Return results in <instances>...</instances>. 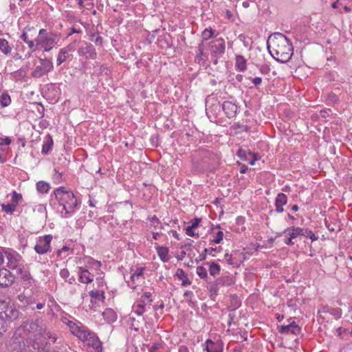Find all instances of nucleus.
Segmentation results:
<instances>
[{
	"instance_id": "obj_1",
	"label": "nucleus",
	"mask_w": 352,
	"mask_h": 352,
	"mask_svg": "<svg viewBox=\"0 0 352 352\" xmlns=\"http://www.w3.org/2000/svg\"><path fill=\"white\" fill-rule=\"evenodd\" d=\"M56 339V335L47 331L45 325L32 322L16 329L9 346L12 352H47V345Z\"/></svg>"
},
{
	"instance_id": "obj_2",
	"label": "nucleus",
	"mask_w": 352,
	"mask_h": 352,
	"mask_svg": "<svg viewBox=\"0 0 352 352\" xmlns=\"http://www.w3.org/2000/svg\"><path fill=\"white\" fill-rule=\"evenodd\" d=\"M267 45L272 56L280 63L288 62L293 55L292 43L281 33L276 32L269 36Z\"/></svg>"
},
{
	"instance_id": "obj_3",
	"label": "nucleus",
	"mask_w": 352,
	"mask_h": 352,
	"mask_svg": "<svg viewBox=\"0 0 352 352\" xmlns=\"http://www.w3.org/2000/svg\"><path fill=\"white\" fill-rule=\"evenodd\" d=\"M54 195L59 206L62 207L60 211L61 217L67 218L72 215L77 206V199L74 193L62 186L54 190Z\"/></svg>"
},
{
	"instance_id": "obj_4",
	"label": "nucleus",
	"mask_w": 352,
	"mask_h": 352,
	"mask_svg": "<svg viewBox=\"0 0 352 352\" xmlns=\"http://www.w3.org/2000/svg\"><path fill=\"white\" fill-rule=\"evenodd\" d=\"M61 320L68 327L70 333L80 340L84 338L89 330L88 327L76 319L73 318L72 320H70L64 317Z\"/></svg>"
},
{
	"instance_id": "obj_5",
	"label": "nucleus",
	"mask_w": 352,
	"mask_h": 352,
	"mask_svg": "<svg viewBox=\"0 0 352 352\" xmlns=\"http://www.w3.org/2000/svg\"><path fill=\"white\" fill-rule=\"evenodd\" d=\"M5 256L7 259V267L12 270H17L23 266L22 256L15 250L10 248H3Z\"/></svg>"
},
{
	"instance_id": "obj_6",
	"label": "nucleus",
	"mask_w": 352,
	"mask_h": 352,
	"mask_svg": "<svg viewBox=\"0 0 352 352\" xmlns=\"http://www.w3.org/2000/svg\"><path fill=\"white\" fill-rule=\"evenodd\" d=\"M16 316V311L14 310L8 303L0 300V336L6 331V318H11Z\"/></svg>"
},
{
	"instance_id": "obj_7",
	"label": "nucleus",
	"mask_w": 352,
	"mask_h": 352,
	"mask_svg": "<svg viewBox=\"0 0 352 352\" xmlns=\"http://www.w3.org/2000/svg\"><path fill=\"white\" fill-rule=\"evenodd\" d=\"M58 41L59 35L54 32H49L48 34L43 38H37L39 49H42L45 52H49L55 47Z\"/></svg>"
},
{
	"instance_id": "obj_8",
	"label": "nucleus",
	"mask_w": 352,
	"mask_h": 352,
	"mask_svg": "<svg viewBox=\"0 0 352 352\" xmlns=\"http://www.w3.org/2000/svg\"><path fill=\"white\" fill-rule=\"evenodd\" d=\"M82 341L86 346L91 348L94 352H102V344L96 333L90 329L82 338Z\"/></svg>"
},
{
	"instance_id": "obj_9",
	"label": "nucleus",
	"mask_w": 352,
	"mask_h": 352,
	"mask_svg": "<svg viewBox=\"0 0 352 352\" xmlns=\"http://www.w3.org/2000/svg\"><path fill=\"white\" fill-rule=\"evenodd\" d=\"M52 240V236L51 234L38 237L34 248L36 252L39 254H44L51 252L50 243Z\"/></svg>"
},
{
	"instance_id": "obj_10",
	"label": "nucleus",
	"mask_w": 352,
	"mask_h": 352,
	"mask_svg": "<svg viewBox=\"0 0 352 352\" xmlns=\"http://www.w3.org/2000/svg\"><path fill=\"white\" fill-rule=\"evenodd\" d=\"M52 69L53 63L50 60L47 58L41 59V64L36 67L32 73V76L34 78H39L47 74Z\"/></svg>"
},
{
	"instance_id": "obj_11",
	"label": "nucleus",
	"mask_w": 352,
	"mask_h": 352,
	"mask_svg": "<svg viewBox=\"0 0 352 352\" xmlns=\"http://www.w3.org/2000/svg\"><path fill=\"white\" fill-rule=\"evenodd\" d=\"M302 228L298 227L292 226L285 229L283 234H284L285 239L284 242L288 245H294L293 239H296L298 236H301Z\"/></svg>"
},
{
	"instance_id": "obj_12",
	"label": "nucleus",
	"mask_w": 352,
	"mask_h": 352,
	"mask_svg": "<svg viewBox=\"0 0 352 352\" xmlns=\"http://www.w3.org/2000/svg\"><path fill=\"white\" fill-rule=\"evenodd\" d=\"M143 271V267L138 268L137 270L131 274L129 280H126L129 286L134 289L139 283L144 280Z\"/></svg>"
},
{
	"instance_id": "obj_13",
	"label": "nucleus",
	"mask_w": 352,
	"mask_h": 352,
	"mask_svg": "<svg viewBox=\"0 0 352 352\" xmlns=\"http://www.w3.org/2000/svg\"><path fill=\"white\" fill-rule=\"evenodd\" d=\"M14 280V276L8 269L4 267L0 269V286H10L12 285Z\"/></svg>"
},
{
	"instance_id": "obj_14",
	"label": "nucleus",
	"mask_w": 352,
	"mask_h": 352,
	"mask_svg": "<svg viewBox=\"0 0 352 352\" xmlns=\"http://www.w3.org/2000/svg\"><path fill=\"white\" fill-rule=\"evenodd\" d=\"M210 47L212 54L215 57L221 56L225 52L226 46L224 40L223 38L217 39Z\"/></svg>"
},
{
	"instance_id": "obj_15",
	"label": "nucleus",
	"mask_w": 352,
	"mask_h": 352,
	"mask_svg": "<svg viewBox=\"0 0 352 352\" xmlns=\"http://www.w3.org/2000/svg\"><path fill=\"white\" fill-rule=\"evenodd\" d=\"M80 56H85L86 58H94L96 53L94 49L91 44L84 43L78 50Z\"/></svg>"
},
{
	"instance_id": "obj_16",
	"label": "nucleus",
	"mask_w": 352,
	"mask_h": 352,
	"mask_svg": "<svg viewBox=\"0 0 352 352\" xmlns=\"http://www.w3.org/2000/svg\"><path fill=\"white\" fill-rule=\"evenodd\" d=\"M222 109L225 112V114L229 118H234L236 114L237 107L235 104L230 101H225L222 104Z\"/></svg>"
},
{
	"instance_id": "obj_17",
	"label": "nucleus",
	"mask_w": 352,
	"mask_h": 352,
	"mask_svg": "<svg viewBox=\"0 0 352 352\" xmlns=\"http://www.w3.org/2000/svg\"><path fill=\"white\" fill-rule=\"evenodd\" d=\"M300 328L295 322H292L287 325H282L280 329L281 333H293L297 335L300 333Z\"/></svg>"
},
{
	"instance_id": "obj_18",
	"label": "nucleus",
	"mask_w": 352,
	"mask_h": 352,
	"mask_svg": "<svg viewBox=\"0 0 352 352\" xmlns=\"http://www.w3.org/2000/svg\"><path fill=\"white\" fill-rule=\"evenodd\" d=\"M78 274L79 280L82 283L88 284L94 280V276L91 274L87 270L83 269L82 267H79Z\"/></svg>"
},
{
	"instance_id": "obj_19",
	"label": "nucleus",
	"mask_w": 352,
	"mask_h": 352,
	"mask_svg": "<svg viewBox=\"0 0 352 352\" xmlns=\"http://www.w3.org/2000/svg\"><path fill=\"white\" fill-rule=\"evenodd\" d=\"M206 344L207 352H223V343L221 341L213 342L208 340Z\"/></svg>"
},
{
	"instance_id": "obj_20",
	"label": "nucleus",
	"mask_w": 352,
	"mask_h": 352,
	"mask_svg": "<svg viewBox=\"0 0 352 352\" xmlns=\"http://www.w3.org/2000/svg\"><path fill=\"white\" fill-rule=\"evenodd\" d=\"M287 203V197L284 193H278L275 201L276 211L277 212H283L284 211L283 206Z\"/></svg>"
},
{
	"instance_id": "obj_21",
	"label": "nucleus",
	"mask_w": 352,
	"mask_h": 352,
	"mask_svg": "<svg viewBox=\"0 0 352 352\" xmlns=\"http://www.w3.org/2000/svg\"><path fill=\"white\" fill-rule=\"evenodd\" d=\"M16 273L20 276L21 279L24 282L26 285H30L32 278L30 272L25 270L24 265L17 270Z\"/></svg>"
},
{
	"instance_id": "obj_22",
	"label": "nucleus",
	"mask_w": 352,
	"mask_h": 352,
	"mask_svg": "<svg viewBox=\"0 0 352 352\" xmlns=\"http://www.w3.org/2000/svg\"><path fill=\"white\" fill-rule=\"evenodd\" d=\"M157 255L163 262H168L170 260L168 255V248L164 246H160L157 243L155 244Z\"/></svg>"
},
{
	"instance_id": "obj_23",
	"label": "nucleus",
	"mask_w": 352,
	"mask_h": 352,
	"mask_svg": "<svg viewBox=\"0 0 352 352\" xmlns=\"http://www.w3.org/2000/svg\"><path fill=\"white\" fill-rule=\"evenodd\" d=\"M12 45L5 38H0V51L6 56L11 55Z\"/></svg>"
},
{
	"instance_id": "obj_24",
	"label": "nucleus",
	"mask_w": 352,
	"mask_h": 352,
	"mask_svg": "<svg viewBox=\"0 0 352 352\" xmlns=\"http://www.w3.org/2000/svg\"><path fill=\"white\" fill-rule=\"evenodd\" d=\"M235 67L240 72H244L247 68V60L241 55H237L235 58Z\"/></svg>"
},
{
	"instance_id": "obj_25",
	"label": "nucleus",
	"mask_w": 352,
	"mask_h": 352,
	"mask_svg": "<svg viewBox=\"0 0 352 352\" xmlns=\"http://www.w3.org/2000/svg\"><path fill=\"white\" fill-rule=\"evenodd\" d=\"M204 265L208 267V271L211 276H215L219 274L221 271V267L219 265L214 262H206Z\"/></svg>"
},
{
	"instance_id": "obj_26",
	"label": "nucleus",
	"mask_w": 352,
	"mask_h": 352,
	"mask_svg": "<svg viewBox=\"0 0 352 352\" xmlns=\"http://www.w3.org/2000/svg\"><path fill=\"white\" fill-rule=\"evenodd\" d=\"M25 43L28 44V47L31 50L30 52H28L25 55L26 58H29L32 55V52H34L36 51L37 50H39V45H38V43H37V38H36L34 40L29 39L28 41H27V42Z\"/></svg>"
},
{
	"instance_id": "obj_27",
	"label": "nucleus",
	"mask_w": 352,
	"mask_h": 352,
	"mask_svg": "<svg viewBox=\"0 0 352 352\" xmlns=\"http://www.w3.org/2000/svg\"><path fill=\"white\" fill-rule=\"evenodd\" d=\"M11 143V139L8 137L5 138H0V160L2 158L4 155L7 146L10 145Z\"/></svg>"
},
{
	"instance_id": "obj_28",
	"label": "nucleus",
	"mask_w": 352,
	"mask_h": 352,
	"mask_svg": "<svg viewBox=\"0 0 352 352\" xmlns=\"http://www.w3.org/2000/svg\"><path fill=\"white\" fill-rule=\"evenodd\" d=\"M69 58V54L63 48L59 50L56 62L57 65H60L62 63L65 62Z\"/></svg>"
},
{
	"instance_id": "obj_29",
	"label": "nucleus",
	"mask_w": 352,
	"mask_h": 352,
	"mask_svg": "<svg viewBox=\"0 0 352 352\" xmlns=\"http://www.w3.org/2000/svg\"><path fill=\"white\" fill-rule=\"evenodd\" d=\"M146 305L142 303V302H137L132 307V311L138 316H142L146 311Z\"/></svg>"
},
{
	"instance_id": "obj_30",
	"label": "nucleus",
	"mask_w": 352,
	"mask_h": 352,
	"mask_svg": "<svg viewBox=\"0 0 352 352\" xmlns=\"http://www.w3.org/2000/svg\"><path fill=\"white\" fill-rule=\"evenodd\" d=\"M227 284L228 285H230L231 284V282H229V280H227V282L226 281L225 278H221L217 279L215 283L210 284V291L217 293V285H225Z\"/></svg>"
},
{
	"instance_id": "obj_31",
	"label": "nucleus",
	"mask_w": 352,
	"mask_h": 352,
	"mask_svg": "<svg viewBox=\"0 0 352 352\" xmlns=\"http://www.w3.org/2000/svg\"><path fill=\"white\" fill-rule=\"evenodd\" d=\"M176 275L179 279L182 280V285L183 286H188L190 285L191 282L190 281L189 278L187 277L186 273L183 270H177Z\"/></svg>"
},
{
	"instance_id": "obj_32",
	"label": "nucleus",
	"mask_w": 352,
	"mask_h": 352,
	"mask_svg": "<svg viewBox=\"0 0 352 352\" xmlns=\"http://www.w3.org/2000/svg\"><path fill=\"white\" fill-rule=\"evenodd\" d=\"M50 184L47 182L40 181L36 183V190L40 193H47L50 190Z\"/></svg>"
},
{
	"instance_id": "obj_33",
	"label": "nucleus",
	"mask_w": 352,
	"mask_h": 352,
	"mask_svg": "<svg viewBox=\"0 0 352 352\" xmlns=\"http://www.w3.org/2000/svg\"><path fill=\"white\" fill-rule=\"evenodd\" d=\"M1 206L3 212L10 215L14 213L16 208L13 204H2Z\"/></svg>"
},
{
	"instance_id": "obj_34",
	"label": "nucleus",
	"mask_w": 352,
	"mask_h": 352,
	"mask_svg": "<svg viewBox=\"0 0 352 352\" xmlns=\"http://www.w3.org/2000/svg\"><path fill=\"white\" fill-rule=\"evenodd\" d=\"M11 102V99L8 94H2L0 96V104L2 107H8Z\"/></svg>"
},
{
	"instance_id": "obj_35",
	"label": "nucleus",
	"mask_w": 352,
	"mask_h": 352,
	"mask_svg": "<svg viewBox=\"0 0 352 352\" xmlns=\"http://www.w3.org/2000/svg\"><path fill=\"white\" fill-rule=\"evenodd\" d=\"M53 144L52 139L50 137L47 140L44 142L43 147H42V153L44 154H47L52 149Z\"/></svg>"
},
{
	"instance_id": "obj_36",
	"label": "nucleus",
	"mask_w": 352,
	"mask_h": 352,
	"mask_svg": "<svg viewBox=\"0 0 352 352\" xmlns=\"http://www.w3.org/2000/svg\"><path fill=\"white\" fill-rule=\"evenodd\" d=\"M301 236L309 238L312 241L318 240V237L309 230L302 228Z\"/></svg>"
},
{
	"instance_id": "obj_37",
	"label": "nucleus",
	"mask_w": 352,
	"mask_h": 352,
	"mask_svg": "<svg viewBox=\"0 0 352 352\" xmlns=\"http://www.w3.org/2000/svg\"><path fill=\"white\" fill-rule=\"evenodd\" d=\"M196 273L202 279H207L208 277L207 270L204 266H198L196 269Z\"/></svg>"
},
{
	"instance_id": "obj_38",
	"label": "nucleus",
	"mask_w": 352,
	"mask_h": 352,
	"mask_svg": "<svg viewBox=\"0 0 352 352\" xmlns=\"http://www.w3.org/2000/svg\"><path fill=\"white\" fill-rule=\"evenodd\" d=\"M89 294L92 299L102 300L104 298L103 292L98 290H91L89 292Z\"/></svg>"
},
{
	"instance_id": "obj_39",
	"label": "nucleus",
	"mask_w": 352,
	"mask_h": 352,
	"mask_svg": "<svg viewBox=\"0 0 352 352\" xmlns=\"http://www.w3.org/2000/svg\"><path fill=\"white\" fill-rule=\"evenodd\" d=\"M138 302H142V303L146 306L150 305L152 302L151 294L149 292H145Z\"/></svg>"
},
{
	"instance_id": "obj_40",
	"label": "nucleus",
	"mask_w": 352,
	"mask_h": 352,
	"mask_svg": "<svg viewBox=\"0 0 352 352\" xmlns=\"http://www.w3.org/2000/svg\"><path fill=\"white\" fill-rule=\"evenodd\" d=\"M22 199L23 197L21 194L18 193L16 191H13L12 194V204H15V206L16 207Z\"/></svg>"
},
{
	"instance_id": "obj_41",
	"label": "nucleus",
	"mask_w": 352,
	"mask_h": 352,
	"mask_svg": "<svg viewBox=\"0 0 352 352\" xmlns=\"http://www.w3.org/2000/svg\"><path fill=\"white\" fill-rule=\"evenodd\" d=\"M33 210L34 212H38L41 215L46 216V207L43 204L36 205Z\"/></svg>"
},
{
	"instance_id": "obj_42",
	"label": "nucleus",
	"mask_w": 352,
	"mask_h": 352,
	"mask_svg": "<svg viewBox=\"0 0 352 352\" xmlns=\"http://www.w3.org/2000/svg\"><path fill=\"white\" fill-rule=\"evenodd\" d=\"M214 34V31L210 28V29H205L202 32V38L203 41H207L209 38H212Z\"/></svg>"
},
{
	"instance_id": "obj_43",
	"label": "nucleus",
	"mask_w": 352,
	"mask_h": 352,
	"mask_svg": "<svg viewBox=\"0 0 352 352\" xmlns=\"http://www.w3.org/2000/svg\"><path fill=\"white\" fill-rule=\"evenodd\" d=\"M204 51V44L202 41L201 43L199 44V45L197 47V55L196 57L197 59H198V60L203 59V56H205Z\"/></svg>"
},
{
	"instance_id": "obj_44",
	"label": "nucleus",
	"mask_w": 352,
	"mask_h": 352,
	"mask_svg": "<svg viewBox=\"0 0 352 352\" xmlns=\"http://www.w3.org/2000/svg\"><path fill=\"white\" fill-rule=\"evenodd\" d=\"M223 233L221 231H219L214 238L212 239V241L215 243L218 244L223 240Z\"/></svg>"
},
{
	"instance_id": "obj_45",
	"label": "nucleus",
	"mask_w": 352,
	"mask_h": 352,
	"mask_svg": "<svg viewBox=\"0 0 352 352\" xmlns=\"http://www.w3.org/2000/svg\"><path fill=\"white\" fill-rule=\"evenodd\" d=\"M148 220L151 223V226L153 227L155 229L156 228V225L160 223V220L156 217V216L148 217Z\"/></svg>"
},
{
	"instance_id": "obj_46",
	"label": "nucleus",
	"mask_w": 352,
	"mask_h": 352,
	"mask_svg": "<svg viewBox=\"0 0 352 352\" xmlns=\"http://www.w3.org/2000/svg\"><path fill=\"white\" fill-rule=\"evenodd\" d=\"M60 276L63 279H67L69 276V272L67 268H63L60 271Z\"/></svg>"
},
{
	"instance_id": "obj_47",
	"label": "nucleus",
	"mask_w": 352,
	"mask_h": 352,
	"mask_svg": "<svg viewBox=\"0 0 352 352\" xmlns=\"http://www.w3.org/2000/svg\"><path fill=\"white\" fill-rule=\"evenodd\" d=\"M12 58L15 60L22 59V55L19 52V45H16V52L12 56Z\"/></svg>"
},
{
	"instance_id": "obj_48",
	"label": "nucleus",
	"mask_w": 352,
	"mask_h": 352,
	"mask_svg": "<svg viewBox=\"0 0 352 352\" xmlns=\"http://www.w3.org/2000/svg\"><path fill=\"white\" fill-rule=\"evenodd\" d=\"M186 234L189 236H195V228L191 227L190 226H188L186 228Z\"/></svg>"
},
{
	"instance_id": "obj_49",
	"label": "nucleus",
	"mask_w": 352,
	"mask_h": 352,
	"mask_svg": "<svg viewBox=\"0 0 352 352\" xmlns=\"http://www.w3.org/2000/svg\"><path fill=\"white\" fill-rule=\"evenodd\" d=\"M260 72L262 74H267L270 72V67L268 65H262L259 68Z\"/></svg>"
},
{
	"instance_id": "obj_50",
	"label": "nucleus",
	"mask_w": 352,
	"mask_h": 352,
	"mask_svg": "<svg viewBox=\"0 0 352 352\" xmlns=\"http://www.w3.org/2000/svg\"><path fill=\"white\" fill-rule=\"evenodd\" d=\"M331 314L333 315L336 318H340L342 316V311L338 308L333 309L331 311Z\"/></svg>"
},
{
	"instance_id": "obj_51",
	"label": "nucleus",
	"mask_w": 352,
	"mask_h": 352,
	"mask_svg": "<svg viewBox=\"0 0 352 352\" xmlns=\"http://www.w3.org/2000/svg\"><path fill=\"white\" fill-rule=\"evenodd\" d=\"M251 80L255 86H258L262 82V78L261 77H255L252 78Z\"/></svg>"
},
{
	"instance_id": "obj_52",
	"label": "nucleus",
	"mask_w": 352,
	"mask_h": 352,
	"mask_svg": "<svg viewBox=\"0 0 352 352\" xmlns=\"http://www.w3.org/2000/svg\"><path fill=\"white\" fill-rule=\"evenodd\" d=\"M48 32L45 29H41L38 32V34L36 38H43L48 34Z\"/></svg>"
},
{
	"instance_id": "obj_53",
	"label": "nucleus",
	"mask_w": 352,
	"mask_h": 352,
	"mask_svg": "<svg viewBox=\"0 0 352 352\" xmlns=\"http://www.w3.org/2000/svg\"><path fill=\"white\" fill-rule=\"evenodd\" d=\"M65 51H67V52H68L69 54V52H74L75 50V48H74V45L71 43L68 45H67L66 47H63Z\"/></svg>"
},
{
	"instance_id": "obj_54",
	"label": "nucleus",
	"mask_w": 352,
	"mask_h": 352,
	"mask_svg": "<svg viewBox=\"0 0 352 352\" xmlns=\"http://www.w3.org/2000/svg\"><path fill=\"white\" fill-rule=\"evenodd\" d=\"M160 348V344L157 343H154L148 349V352H156V351Z\"/></svg>"
},
{
	"instance_id": "obj_55",
	"label": "nucleus",
	"mask_w": 352,
	"mask_h": 352,
	"mask_svg": "<svg viewBox=\"0 0 352 352\" xmlns=\"http://www.w3.org/2000/svg\"><path fill=\"white\" fill-rule=\"evenodd\" d=\"M199 222H200L199 219H195L191 221L190 226L194 228L195 229H196L198 227Z\"/></svg>"
},
{
	"instance_id": "obj_56",
	"label": "nucleus",
	"mask_w": 352,
	"mask_h": 352,
	"mask_svg": "<svg viewBox=\"0 0 352 352\" xmlns=\"http://www.w3.org/2000/svg\"><path fill=\"white\" fill-rule=\"evenodd\" d=\"M224 256H225V258H226V261L227 262L228 264H229V265H232L233 264L231 255H230L229 254L226 253V254H225Z\"/></svg>"
},
{
	"instance_id": "obj_57",
	"label": "nucleus",
	"mask_w": 352,
	"mask_h": 352,
	"mask_svg": "<svg viewBox=\"0 0 352 352\" xmlns=\"http://www.w3.org/2000/svg\"><path fill=\"white\" fill-rule=\"evenodd\" d=\"M4 257H5V254H4V251H3V249L0 250V266L4 262Z\"/></svg>"
},
{
	"instance_id": "obj_58",
	"label": "nucleus",
	"mask_w": 352,
	"mask_h": 352,
	"mask_svg": "<svg viewBox=\"0 0 352 352\" xmlns=\"http://www.w3.org/2000/svg\"><path fill=\"white\" fill-rule=\"evenodd\" d=\"M111 314L112 315L113 318H112V321H114L116 320V314L113 311H112L111 310H107L106 311L104 312V315H107V314Z\"/></svg>"
},
{
	"instance_id": "obj_59",
	"label": "nucleus",
	"mask_w": 352,
	"mask_h": 352,
	"mask_svg": "<svg viewBox=\"0 0 352 352\" xmlns=\"http://www.w3.org/2000/svg\"><path fill=\"white\" fill-rule=\"evenodd\" d=\"M179 352H189V350L186 346L182 345L179 348Z\"/></svg>"
},
{
	"instance_id": "obj_60",
	"label": "nucleus",
	"mask_w": 352,
	"mask_h": 352,
	"mask_svg": "<svg viewBox=\"0 0 352 352\" xmlns=\"http://www.w3.org/2000/svg\"><path fill=\"white\" fill-rule=\"evenodd\" d=\"M21 38L26 43L27 41L29 40V38H28V36L26 32H23L21 35Z\"/></svg>"
},
{
	"instance_id": "obj_61",
	"label": "nucleus",
	"mask_w": 352,
	"mask_h": 352,
	"mask_svg": "<svg viewBox=\"0 0 352 352\" xmlns=\"http://www.w3.org/2000/svg\"><path fill=\"white\" fill-rule=\"evenodd\" d=\"M54 171H55V174L54 175V179H58V180L60 179L61 177H62L61 173L57 172L56 170Z\"/></svg>"
},
{
	"instance_id": "obj_62",
	"label": "nucleus",
	"mask_w": 352,
	"mask_h": 352,
	"mask_svg": "<svg viewBox=\"0 0 352 352\" xmlns=\"http://www.w3.org/2000/svg\"><path fill=\"white\" fill-rule=\"evenodd\" d=\"M161 236V234L157 232H153V239L155 240H157L160 236Z\"/></svg>"
},
{
	"instance_id": "obj_63",
	"label": "nucleus",
	"mask_w": 352,
	"mask_h": 352,
	"mask_svg": "<svg viewBox=\"0 0 352 352\" xmlns=\"http://www.w3.org/2000/svg\"><path fill=\"white\" fill-rule=\"evenodd\" d=\"M170 232L172 234V235H173V236H174L177 240H179V234H178V233L177 232V231H175V230H171Z\"/></svg>"
},
{
	"instance_id": "obj_64",
	"label": "nucleus",
	"mask_w": 352,
	"mask_h": 352,
	"mask_svg": "<svg viewBox=\"0 0 352 352\" xmlns=\"http://www.w3.org/2000/svg\"><path fill=\"white\" fill-rule=\"evenodd\" d=\"M44 305H45L44 303L39 302V303L36 304V308L38 309H41L44 307Z\"/></svg>"
}]
</instances>
